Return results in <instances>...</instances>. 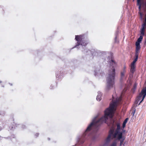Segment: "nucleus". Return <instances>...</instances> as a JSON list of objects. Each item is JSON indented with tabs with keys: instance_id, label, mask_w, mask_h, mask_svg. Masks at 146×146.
Wrapping results in <instances>:
<instances>
[{
	"instance_id": "3",
	"label": "nucleus",
	"mask_w": 146,
	"mask_h": 146,
	"mask_svg": "<svg viewBox=\"0 0 146 146\" xmlns=\"http://www.w3.org/2000/svg\"><path fill=\"white\" fill-rule=\"evenodd\" d=\"M115 69L113 68L109 73L107 79V88L110 89L113 87L114 85Z\"/></svg>"
},
{
	"instance_id": "14",
	"label": "nucleus",
	"mask_w": 146,
	"mask_h": 146,
	"mask_svg": "<svg viewBox=\"0 0 146 146\" xmlns=\"http://www.w3.org/2000/svg\"><path fill=\"white\" fill-rule=\"evenodd\" d=\"M146 25V22L145 21L144 22L143 24L142 25V28L145 29V26Z\"/></svg>"
},
{
	"instance_id": "5",
	"label": "nucleus",
	"mask_w": 146,
	"mask_h": 146,
	"mask_svg": "<svg viewBox=\"0 0 146 146\" xmlns=\"http://www.w3.org/2000/svg\"><path fill=\"white\" fill-rule=\"evenodd\" d=\"M102 94L100 92H98V94L96 97V100L97 101H100L102 99L101 96Z\"/></svg>"
},
{
	"instance_id": "11",
	"label": "nucleus",
	"mask_w": 146,
	"mask_h": 146,
	"mask_svg": "<svg viewBox=\"0 0 146 146\" xmlns=\"http://www.w3.org/2000/svg\"><path fill=\"white\" fill-rule=\"evenodd\" d=\"M144 31H145V29L143 28H142L141 30V35H142L143 36L144 34Z\"/></svg>"
},
{
	"instance_id": "22",
	"label": "nucleus",
	"mask_w": 146,
	"mask_h": 146,
	"mask_svg": "<svg viewBox=\"0 0 146 146\" xmlns=\"http://www.w3.org/2000/svg\"><path fill=\"white\" fill-rule=\"evenodd\" d=\"M138 5H139V9H140V8H141V5H140V4H138Z\"/></svg>"
},
{
	"instance_id": "19",
	"label": "nucleus",
	"mask_w": 146,
	"mask_h": 146,
	"mask_svg": "<svg viewBox=\"0 0 146 146\" xmlns=\"http://www.w3.org/2000/svg\"><path fill=\"white\" fill-rule=\"evenodd\" d=\"M126 124V123H125L124 122H123V125H122V127H123V128H124L125 127Z\"/></svg>"
},
{
	"instance_id": "15",
	"label": "nucleus",
	"mask_w": 146,
	"mask_h": 146,
	"mask_svg": "<svg viewBox=\"0 0 146 146\" xmlns=\"http://www.w3.org/2000/svg\"><path fill=\"white\" fill-rule=\"evenodd\" d=\"M125 72V71L123 70V72H121V77H123L124 76Z\"/></svg>"
},
{
	"instance_id": "20",
	"label": "nucleus",
	"mask_w": 146,
	"mask_h": 146,
	"mask_svg": "<svg viewBox=\"0 0 146 146\" xmlns=\"http://www.w3.org/2000/svg\"><path fill=\"white\" fill-rule=\"evenodd\" d=\"M141 0H137V4H140Z\"/></svg>"
},
{
	"instance_id": "23",
	"label": "nucleus",
	"mask_w": 146,
	"mask_h": 146,
	"mask_svg": "<svg viewBox=\"0 0 146 146\" xmlns=\"http://www.w3.org/2000/svg\"><path fill=\"white\" fill-rule=\"evenodd\" d=\"M111 61H112V62L113 63H114V61H113V60H111Z\"/></svg>"
},
{
	"instance_id": "2",
	"label": "nucleus",
	"mask_w": 146,
	"mask_h": 146,
	"mask_svg": "<svg viewBox=\"0 0 146 146\" xmlns=\"http://www.w3.org/2000/svg\"><path fill=\"white\" fill-rule=\"evenodd\" d=\"M116 126L117 128L115 130L113 129L110 130L108 137L105 140V143L100 146H108V144L113 138L120 140V145H121L123 141L125 139L123 135L125 131L121 128L120 125L119 123L117 124Z\"/></svg>"
},
{
	"instance_id": "9",
	"label": "nucleus",
	"mask_w": 146,
	"mask_h": 146,
	"mask_svg": "<svg viewBox=\"0 0 146 146\" xmlns=\"http://www.w3.org/2000/svg\"><path fill=\"white\" fill-rule=\"evenodd\" d=\"M136 56V58L135 59L134 61L131 64H135V63L136 62V61L137 60V58L138 57V55L137 54H136L135 55Z\"/></svg>"
},
{
	"instance_id": "17",
	"label": "nucleus",
	"mask_w": 146,
	"mask_h": 146,
	"mask_svg": "<svg viewBox=\"0 0 146 146\" xmlns=\"http://www.w3.org/2000/svg\"><path fill=\"white\" fill-rule=\"evenodd\" d=\"M128 120V118H127L123 121V122L125 123H126Z\"/></svg>"
},
{
	"instance_id": "24",
	"label": "nucleus",
	"mask_w": 146,
	"mask_h": 146,
	"mask_svg": "<svg viewBox=\"0 0 146 146\" xmlns=\"http://www.w3.org/2000/svg\"><path fill=\"white\" fill-rule=\"evenodd\" d=\"M113 99H114V97L113 96Z\"/></svg>"
},
{
	"instance_id": "10",
	"label": "nucleus",
	"mask_w": 146,
	"mask_h": 146,
	"mask_svg": "<svg viewBox=\"0 0 146 146\" xmlns=\"http://www.w3.org/2000/svg\"><path fill=\"white\" fill-rule=\"evenodd\" d=\"M140 48V46H136V54H137Z\"/></svg>"
},
{
	"instance_id": "4",
	"label": "nucleus",
	"mask_w": 146,
	"mask_h": 146,
	"mask_svg": "<svg viewBox=\"0 0 146 146\" xmlns=\"http://www.w3.org/2000/svg\"><path fill=\"white\" fill-rule=\"evenodd\" d=\"M82 36H76L75 37V39L76 40L78 41V46H79V45L80 44V42H79L80 41V42H81V41L82 40Z\"/></svg>"
},
{
	"instance_id": "8",
	"label": "nucleus",
	"mask_w": 146,
	"mask_h": 146,
	"mask_svg": "<svg viewBox=\"0 0 146 146\" xmlns=\"http://www.w3.org/2000/svg\"><path fill=\"white\" fill-rule=\"evenodd\" d=\"M140 94H146V87L142 90Z\"/></svg>"
},
{
	"instance_id": "18",
	"label": "nucleus",
	"mask_w": 146,
	"mask_h": 146,
	"mask_svg": "<svg viewBox=\"0 0 146 146\" xmlns=\"http://www.w3.org/2000/svg\"><path fill=\"white\" fill-rule=\"evenodd\" d=\"M86 43H85V42H84L82 43H81V45L82 46H85V45H86Z\"/></svg>"
},
{
	"instance_id": "21",
	"label": "nucleus",
	"mask_w": 146,
	"mask_h": 146,
	"mask_svg": "<svg viewBox=\"0 0 146 146\" xmlns=\"http://www.w3.org/2000/svg\"><path fill=\"white\" fill-rule=\"evenodd\" d=\"M139 14L140 15V17H141V19H142V14L141 13H139Z\"/></svg>"
},
{
	"instance_id": "7",
	"label": "nucleus",
	"mask_w": 146,
	"mask_h": 146,
	"mask_svg": "<svg viewBox=\"0 0 146 146\" xmlns=\"http://www.w3.org/2000/svg\"><path fill=\"white\" fill-rule=\"evenodd\" d=\"M135 68V64H131V71L132 72H133L134 71V69Z\"/></svg>"
},
{
	"instance_id": "12",
	"label": "nucleus",
	"mask_w": 146,
	"mask_h": 146,
	"mask_svg": "<svg viewBox=\"0 0 146 146\" xmlns=\"http://www.w3.org/2000/svg\"><path fill=\"white\" fill-rule=\"evenodd\" d=\"M143 36L141 35L138 38L137 41L139 42H140L143 39Z\"/></svg>"
},
{
	"instance_id": "1",
	"label": "nucleus",
	"mask_w": 146,
	"mask_h": 146,
	"mask_svg": "<svg viewBox=\"0 0 146 146\" xmlns=\"http://www.w3.org/2000/svg\"><path fill=\"white\" fill-rule=\"evenodd\" d=\"M121 100V97L117 98L115 102H113L110 104L109 108L107 109L105 112V116L100 118H98V116L95 117L93 120L92 122L88 127L86 131H89L93 126L96 127L98 126L103 122H106V121L109 116L112 118L113 116L114 111L116 110V107L117 104Z\"/></svg>"
},
{
	"instance_id": "16",
	"label": "nucleus",
	"mask_w": 146,
	"mask_h": 146,
	"mask_svg": "<svg viewBox=\"0 0 146 146\" xmlns=\"http://www.w3.org/2000/svg\"><path fill=\"white\" fill-rule=\"evenodd\" d=\"M140 42H138L137 41L136 42V46H140Z\"/></svg>"
},
{
	"instance_id": "13",
	"label": "nucleus",
	"mask_w": 146,
	"mask_h": 146,
	"mask_svg": "<svg viewBox=\"0 0 146 146\" xmlns=\"http://www.w3.org/2000/svg\"><path fill=\"white\" fill-rule=\"evenodd\" d=\"M137 86V84H135L134 85L133 89L132 90V92H135V90L136 89Z\"/></svg>"
},
{
	"instance_id": "6",
	"label": "nucleus",
	"mask_w": 146,
	"mask_h": 146,
	"mask_svg": "<svg viewBox=\"0 0 146 146\" xmlns=\"http://www.w3.org/2000/svg\"><path fill=\"white\" fill-rule=\"evenodd\" d=\"M117 142L115 140L112 142L109 146H117Z\"/></svg>"
}]
</instances>
